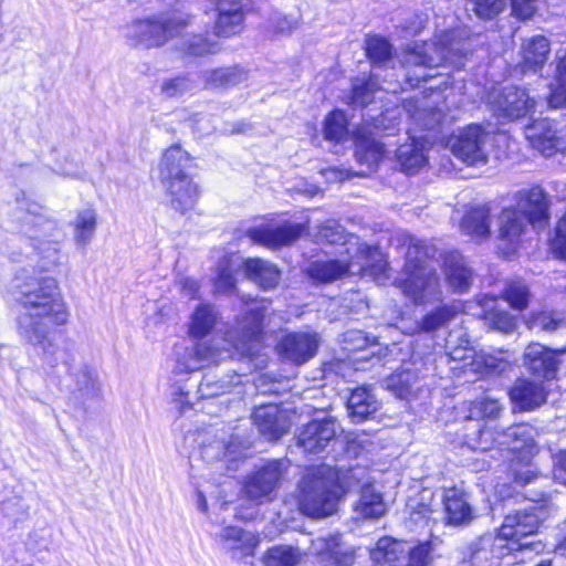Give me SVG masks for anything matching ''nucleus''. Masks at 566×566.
Returning <instances> with one entry per match:
<instances>
[{
    "label": "nucleus",
    "instance_id": "obj_24",
    "mask_svg": "<svg viewBox=\"0 0 566 566\" xmlns=\"http://www.w3.org/2000/svg\"><path fill=\"white\" fill-rule=\"evenodd\" d=\"M336 436V422L333 419L313 420L301 430L297 444L305 452L317 453Z\"/></svg>",
    "mask_w": 566,
    "mask_h": 566
},
{
    "label": "nucleus",
    "instance_id": "obj_55",
    "mask_svg": "<svg viewBox=\"0 0 566 566\" xmlns=\"http://www.w3.org/2000/svg\"><path fill=\"white\" fill-rule=\"evenodd\" d=\"M501 410L502 406L497 399L484 397L471 402L469 417L471 419L496 418L499 417Z\"/></svg>",
    "mask_w": 566,
    "mask_h": 566
},
{
    "label": "nucleus",
    "instance_id": "obj_57",
    "mask_svg": "<svg viewBox=\"0 0 566 566\" xmlns=\"http://www.w3.org/2000/svg\"><path fill=\"white\" fill-rule=\"evenodd\" d=\"M342 546L343 544L338 534L321 536L312 542V548L314 553L322 556L324 560L328 562L332 560L333 555H336Z\"/></svg>",
    "mask_w": 566,
    "mask_h": 566
},
{
    "label": "nucleus",
    "instance_id": "obj_7",
    "mask_svg": "<svg viewBox=\"0 0 566 566\" xmlns=\"http://www.w3.org/2000/svg\"><path fill=\"white\" fill-rule=\"evenodd\" d=\"M268 307L264 301L251 300L235 326L224 334L228 343L239 355L250 359L259 358L262 350V322Z\"/></svg>",
    "mask_w": 566,
    "mask_h": 566
},
{
    "label": "nucleus",
    "instance_id": "obj_51",
    "mask_svg": "<svg viewBox=\"0 0 566 566\" xmlns=\"http://www.w3.org/2000/svg\"><path fill=\"white\" fill-rule=\"evenodd\" d=\"M197 88L196 81L189 74L167 78L161 83L160 92L167 98L182 96Z\"/></svg>",
    "mask_w": 566,
    "mask_h": 566
},
{
    "label": "nucleus",
    "instance_id": "obj_48",
    "mask_svg": "<svg viewBox=\"0 0 566 566\" xmlns=\"http://www.w3.org/2000/svg\"><path fill=\"white\" fill-rule=\"evenodd\" d=\"M219 43L202 34H190L181 43L180 50L191 56L213 54L219 51Z\"/></svg>",
    "mask_w": 566,
    "mask_h": 566
},
{
    "label": "nucleus",
    "instance_id": "obj_40",
    "mask_svg": "<svg viewBox=\"0 0 566 566\" xmlns=\"http://www.w3.org/2000/svg\"><path fill=\"white\" fill-rule=\"evenodd\" d=\"M496 298L490 295H484L479 304L484 312V318L488 324L500 332L510 333L515 328V318L506 311H501L495 307Z\"/></svg>",
    "mask_w": 566,
    "mask_h": 566
},
{
    "label": "nucleus",
    "instance_id": "obj_32",
    "mask_svg": "<svg viewBox=\"0 0 566 566\" xmlns=\"http://www.w3.org/2000/svg\"><path fill=\"white\" fill-rule=\"evenodd\" d=\"M548 40L543 35H535L525 40L521 46V64L523 72L541 69L549 54Z\"/></svg>",
    "mask_w": 566,
    "mask_h": 566
},
{
    "label": "nucleus",
    "instance_id": "obj_18",
    "mask_svg": "<svg viewBox=\"0 0 566 566\" xmlns=\"http://www.w3.org/2000/svg\"><path fill=\"white\" fill-rule=\"evenodd\" d=\"M321 338L316 333H291L282 337L277 345L280 355L297 365L312 359L318 349Z\"/></svg>",
    "mask_w": 566,
    "mask_h": 566
},
{
    "label": "nucleus",
    "instance_id": "obj_22",
    "mask_svg": "<svg viewBox=\"0 0 566 566\" xmlns=\"http://www.w3.org/2000/svg\"><path fill=\"white\" fill-rule=\"evenodd\" d=\"M513 209L533 226H543L548 220L547 197L539 187L520 191L516 196V206Z\"/></svg>",
    "mask_w": 566,
    "mask_h": 566
},
{
    "label": "nucleus",
    "instance_id": "obj_62",
    "mask_svg": "<svg viewBox=\"0 0 566 566\" xmlns=\"http://www.w3.org/2000/svg\"><path fill=\"white\" fill-rule=\"evenodd\" d=\"M539 0H511L512 13L521 20L531 19Z\"/></svg>",
    "mask_w": 566,
    "mask_h": 566
},
{
    "label": "nucleus",
    "instance_id": "obj_42",
    "mask_svg": "<svg viewBox=\"0 0 566 566\" xmlns=\"http://www.w3.org/2000/svg\"><path fill=\"white\" fill-rule=\"evenodd\" d=\"M509 367L510 363L502 356V354H490L480 350L476 352L470 370L481 377H489L501 375Z\"/></svg>",
    "mask_w": 566,
    "mask_h": 566
},
{
    "label": "nucleus",
    "instance_id": "obj_31",
    "mask_svg": "<svg viewBox=\"0 0 566 566\" xmlns=\"http://www.w3.org/2000/svg\"><path fill=\"white\" fill-rule=\"evenodd\" d=\"M511 399L523 410H533L543 403L547 392L542 382L520 379L510 390Z\"/></svg>",
    "mask_w": 566,
    "mask_h": 566
},
{
    "label": "nucleus",
    "instance_id": "obj_50",
    "mask_svg": "<svg viewBox=\"0 0 566 566\" xmlns=\"http://www.w3.org/2000/svg\"><path fill=\"white\" fill-rule=\"evenodd\" d=\"M316 240L318 242H326L332 244H338L340 243V250L348 254L346 252L347 249V240L349 237H355L354 234H346L344 231V228L337 223L336 221H326L318 228V232L315 235Z\"/></svg>",
    "mask_w": 566,
    "mask_h": 566
},
{
    "label": "nucleus",
    "instance_id": "obj_58",
    "mask_svg": "<svg viewBox=\"0 0 566 566\" xmlns=\"http://www.w3.org/2000/svg\"><path fill=\"white\" fill-rule=\"evenodd\" d=\"M560 324L562 321L556 318L553 312L546 311L532 313L526 319V325L530 329L537 328L544 332H554L559 327Z\"/></svg>",
    "mask_w": 566,
    "mask_h": 566
},
{
    "label": "nucleus",
    "instance_id": "obj_4",
    "mask_svg": "<svg viewBox=\"0 0 566 566\" xmlns=\"http://www.w3.org/2000/svg\"><path fill=\"white\" fill-rule=\"evenodd\" d=\"M464 43L455 31H443L428 43L409 45L406 49L403 66L411 85L427 81L433 75L427 72L444 64L460 69L464 65Z\"/></svg>",
    "mask_w": 566,
    "mask_h": 566
},
{
    "label": "nucleus",
    "instance_id": "obj_33",
    "mask_svg": "<svg viewBox=\"0 0 566 566\" xmlns=\"http://www.w3.org/2000/svg\"><path fill=\"white\" fill-rule=\"evenodd\" d=\"M409 142L400 145L396 150V158L400 169L407 174H415L427 163L426 146L422 138L408 137Z\"/></svg>",
    "mask_w": 566,
    "mask_h": 566
},
{
    "label": "nucleus",
    "instance_id": "obj_15",
    "mask_svg": "<svg viewBox=\"0 0 566 566\" xmlns=\"http://www.w3.org/2000/svg\"><path fill=\"white\" fill-rule=\"evenodd\" d=\"M440 103H442V94L432 91L428 96L417 95L408 98L403 108L415 125L422 129H434L444 118Z\"/></svg>",
    "mask_w": 566,
    "mask_h": 566
},
{
    "label": "nucleus",
    "instance_id": "obj_23",
    "mask_svg": "<svg viewBox=\"0 0 566 566\" xmlns=\"http://www.w3.org/2000/svg\"><path fill=\"white\" fill-rule=\"evenodd\" d=\"M442 502L447 525L464 526L473 521L474 511L463 489L457 486L443 489Z\"/></svg>",
    "mask_w": 566,
    "mask_h": 566
},
{
    "label": "nucleus",
    "instance_id": "obj_53",
    "mask_svg": "<svg viewBox=\"0 0 566 566\" xmlns=\"http://www.w3.org/2000/svg\"><path fill=\"white\" fill-rule=\"evenodd\" d=\"M366 53L373 64L386 63L391 57V45L381 36H370L366 41Z\"/></svg>",
    "mask_w": 566,
    "mask_h": 566
},
{
    "label": "nucleus",
    "instance_id": "obj_12",
    "mask_svg": "<svg viewBox=\"0 0 566 566\" xmlns=\"http://www.w3.org/2000/svg\"><path fill=\"white\" fill-rule=\"evenodd\" d=\"M290 463L287 460H272L261 465L244 484V492L251 500L268 499L285 479Z\"/></svg>",
    "mask_w": 566,
    "mask_h": 566
},
{
    "label": "nucleus",
    "instance_id": "obj_38",
    "mask_svg": "<svg viewBox=\"0 0 566 566\" xmlns=\"http://www.w3.org/2000/svg\"><path fill=\"white\" fill-rule=\"evenodd\" d=\"M446 348L450 358L461 364L459 368H462L464 371L471 369L476 350L470 346L465 333L462 331L451 332L447 337Z\"/></svg>",
    "mask_w": 566,
    "mask_h": 566
},
{
    "label": "nucleus",
    "instance_id": "obj_47",
    "mask_svg": "<svg viewBox=\"0 0 566 566\" xmlns=\"http://www.w3.org/2000/svg\"><path fill=\"white\" fill-rule=\"evenodd\" d=\"M459 313L455 305H443L434 308L423 316L419 328L423 332H432L451 322Z\"/></svg>",
    "mask_w": 566,
    "mask_h": 566
},
{
    "label": "nucleus",
    "instance_id": "obj_25",
    "mask_svg": "<svg viewBox=\"0 0 566 566\" xmlns=\"http://www.w3.org/2000/svg\"><path fill=\"white\" fill-rule=\"evenodd\" d=\"M353 254L338 251L335 260L316 261L307 268V274L319 282H332L348 274H356Z\"/></svg>",
    "mask_w": 566,
    "mask_h": 566
},
{
    "label": "nucleus",
    "instance_id": "obj_52",
    "mask_svg": "<svg viewBox=\"0 0 566 566\" xmlns=\"http://www.w3.org/2000/svg\"><path fill=\"white\" fill-rule=\"evenodd\" d=\"M347 135V119L342 111H334L325 118L324 136L328 140L342 142Z\"/></svg>",
    "mask_w": 566,
    "mask_h": 566
},
{
    "label": "nucleus",
    "instance_id": "obj_46",
    "mask_svg": "<svg viewBox=\"0 0 566 566\" xmlns=\"http://www.w3.org/2000/svg\"><path fill=\"white\" fill-rule=\"evenodd\" d=\"M379 90L377 75L357 77L352 83L350 103L355 106H365L373 102L375 93Z\"/></svg>",
    "mask_w": 566,
    "mask_h": 566
},
{
    "label": "nucleus",
    "instance_id": "obj_45",
    "mask_svg": "<svg viewBox=\"0 0 566 566\" xmlns=\"http://www.w3.org/2000/svg\"><path fill=\"white\" fill-rule=\"evenodd\" d=\"M205 85L210 88H230L247 80L245 72L235 69H214L203 74Z\"/></svg>",
    "mask_w": 566,
    "mask_h": 566
},
{
    "label": "nucleus",
    "instance_id": "obj_30",
    "mask_svg": "<svg viewBox=\"0 0 566 566\" xmlns=\"http://www.w3.org/2000/svg\"><path fill=\"white\" fill-rule=\"evenodd\" d=\"M499 444L506 446L513 452L533 455L536 450L535 429L526 423H520L499 433Z\"/></svg>",
    "mask_w": 566,
    "mask_h": 566
},
{
    "label": "nucleus",
    "instance_id": "obj_43",
    "mask_svg": "<svg viewBox=\"0 0 566 566\" xmlns=\"http://www.w3.org/2000/svg\"><path fill=\"white\" fill-rule=\"evenodd\" d=\"M241 263L235 255L222 256L216 269L214 289L219 293H229L234 289V273L239 270Z\"/></svg>",
    "mask_w": 566,
    "mask_h": 566
},
{
    "label": "nucleus",
    "instance_id": "obj_34",
    "mask_svg": "<svg viewBox=\"0 0 566 566\" xmlns=\"http://www.w3.org/2000/svg\"><path fill=\"white\" fill-rule=\"evenodd\" d=\"M347 409L352 421L359 423L378 411L379 401L369 387H358L352 391Z\"/></svg>",
    "mask_w": 566,
    "mask_h": 566
},
{
    "label": "nucleus",
    "instance_id": "obj_61",
    "mask_svg": "<svg viewBox=\"0 0 566 566\" xmlns=\"http://www.w3.org/2000/svg\"><path fill=\"white\" fill-rule=\"evenodd\" d=\"M552 249L556 255L566 260V211L558 220L555 235L552 239Z\"/></svg>",
    "mask_w": 566,
    "mask_h": 566
},
{
    "label": "nucleus",
    "instance_id": "obj_14",
    "mask_svg": "<svg viewBox=\"0 0 566 566\" xmlns=\"http://www.w3.org/2000/svg\"><path fill=\"white\" fill-rule=\"evenodd\" d=\"M346 244V252L353 254L356 263V274L374 276L381 283L388 279V263L378 249L361 243L358 237H349Z\"/></svg>",
    "mask_w": 566,
    "mask_h": 566
},
{
    "label": "nucleus",
    "instance_id": "obj_28",
    "mask_svg": "<svg viewBox=\"0 0 566 566\" xmlns=\"http://www.w3.org/2000/svg\"><path fill=\"white\" fill-rule=\"evenodd\" d=\"M218 18L214 24L216 35L231 36L242 30L243 6L238 0H220L217 6Z\"/></svg>",
    "mask_w": 566,
    "mask_h": 566
},
{
    "label": "nucleus",
    "instance_id": "obj_16",
    "mask_svg": "<svg viewBox=\"0 0 566 566\" xmlns=\"http://www.w3.org/2000/svg\"><path fill=\"white\" fill-rule=\"evenodd\" d=\"M566 348L552 349L541 343H531L523 354V364L527 370L543 379H554L558 373L560 357Z\"/></svg>",
    "mask_w": 566,
    "mask_h": 566
},
{
    "label": "nucleus",
    "instance_id": "obj_49",
    "mask_svg": "<svg viewBox=\"0 0 566 566\" xmlns=\"http://www.w3.org/2000/svg\"><path fill=\"white\" fill-rule=\"evenodd\" d=\"M501 295L502 298L511 305V307L518 311L524 310L528 305L531 297L526 284L517 280L507 281Z\"/></svg>",
    "mask_w": 566,
    "mask_h": 566
},
{
    "label": "nucleus",
    "instance_id": "obj_44",
    "mask_svg": "<svg viewBox=\"0 0 566 566\" xmlns=\"http://www.w3.org/2000/svg\"><path fill=\"white\" fill-rule=\"evenodd\" d=\"M407 547L403 543L390 537L380 538L376 547L370 551V558L376 564H395L405 558Z\"/></svg>",
    "mask_w": 566,
    "mask_h": 566
},
{
    "label": "nucleus",
    "instance_id": "obj_3",
    "mask_svg": "<svg viewBox=\"0 0 566 566\" xmlns=\"http://www.w3.org/2000/svg\"><path fill=\"white\" fill-rule=\"evenodd\" d=\"M392 241L398 247H407L403 277L398 287L416 305H427L441 301L442 289L436 270L426 263L427 248L422 241L409 233L397 232Z\"/></svg>",
    "mask_w": 566,
    "mask_h": 566
},
{
    "label": "nucleus",
    "instance_id": "obj_27",
    "mask_svg": "<svg viewBox=\"0 0 566 566\" xmlns=\"http://www.w3.org/2000/svg\"><path fill=\"white\" fill-rule=\"evenodd\" d=\"M443 273L450 289L455 292H465L472 284L473 271L465 258L458 251L446 254L443 261Z\"/></svg>",
    "mask_w": 566,
    "mask_h": 566
},
{
    "label": "nucleus",
    "instance_id": "obj_29",
    "mask_svg": "<svg viewBox=\"0 0 566 566\" xmlns=\"http://www.w3.org/2000/svg\"><path fill=\"white\" fill-rule=\"evenodd\" d=\"M460 230L476 242L489 239L491 233V209L488 205L471 207L460 222Z\"/></svg>",
    "mask_w": 566,
    "mask_h": 566
},
{
    "label": "nucleus",
    "instance_id": "obj_63",
    "mask_svg": "<svg viewBox=\"0 0 566 566\" xmlns=\"http://www.w3.org/2000/svg\"><path fill=\"white\" fill-rule=\"evenodd\" d=\"M228 388L226 381H211L206 377L198 387V394L201 398H212L223 394Z\"/></svg>",
    "mask_w": 566,
    "mask_h": 566
},
{
    "label": "nucleus",
    "instance_id": "obj_10",
    "mask_svg": "<svg viewBox=\"0 0 566 566\" xmlns=\"http://www.w3.org/2000/svg\"><path fill=\"white\" fill-rule=\"evenodd\" d=\"M17 202L23 208L25 206L28 216L24 218L21 224L22 233L32 241H36L34 244L35 249L46 253V258L55 263L57 259L56 242L49 240L54 235L56 231V222L49 219L40 213V209L36 205H30L25 202V199L17 198Z\"/></svg>",
    "mask_w": 566,
    "mask_h": 566
},
{
    "label": "nucleus",
    "instance_id": "obj_64",
    "mask_svg": "<svg viewBox=\"0 0 566 566\" xmlns=\"http://www.w3.org/2000/svg\"><path fill=\"white\" fill-rule=\"evenodd\" d=\"M553 474L559 483L566 484V450L553 455Z\"/></svg>",
    "mask_w": 566,
    "mask_h": 566
},
{
    "label": "nucleus",
    "instance_id": "obj_5",
    "mask_svg": "<svg viewBox=\"0 0 566 566\" xmlns=\"http://www.w3.org/2000/svg\"><path fill=\"white\" fill-rule=\"evenodd\" d=\"M191 166V156L179 145L167 148L158 165L159 179L169 196V203L180 213L193 209L199 196L198 187L189 175Z\"/></svg>",
    "mask_w": 566,
    "mask_h": 566
},
{
    "label": "nucleus",
    "instance_id": "obj_59",
    "mask_svg": "<svg viewBox=\"0 0 566 566\" xmlns=\"http://www.w3.org/2000/svg\"><path fill=\"white\" fill-rule=\"evenodd\" d=\"M297 27L298 18L296 15L274 12L269 20V29L274 34H291Z\"/></svg>",
    "mask_w": 566,
    "mask_h": 566
},
{
    "label": "nucleus",
    "instance_id": "obj_54",
    "mask_svg": "<svg viewBox=\"0 0 566 566\" xmlns=\"http://www.w3.org/2000/svg\"><path fill=\"white\" fill-rule=\"evenodd\" d=\"M557 85L548 97V105L558 108L566 105V55L557 64Z\"/></svg>",
    "mask_w": 566,
    "mask_h": 566
},
{
    "label": "nucleus",
    "instance_id": "obj_13",
    "mask_svg": "<svg viewBox=\"0 0 566 566\" xmlns=\"http://www.w3.org/2000/svg\"><path fill=\"white\" fill-rule=\"evenodd\" d=\"M492 111L497 117L505 119H518L532 116L538 102L531 96L526 88L507 86L504 87L494 99L490 101Z\"/></svg>",
    "mask_w": 566,
    "mask_h": 566
},
{
    "label": "nucleus",
    "instance_id": "obj_17",
    "mask_svg": "<svg viewBox=\"0 0 566 566\" xmlns=\"http://www.w3.org/2000/svg\"><path fill=\"white\" fill-rule=\"evenodd\" d=\"M531 146L545 157L566 150V138L547 118L534 120L525 127Z\"/></svg>",
    "mask_w": 566,
    "mask_h": 566
},
{
    "label": "nucleus",
    "instance_id": "obj_26",
    "mask_svg": "<svg viewBox=\"0 0 566 566\" xmlns=\"http://www.w3.org/2000/svg\"><path fill=\"white\" fill-rule=\"evenodd\" d=\"M252 420L261 434L269 440H277L289 430L286 416L276 405H264L255 408Z\"/></svg>",
    "mask_w": 566,
    "mask_h": 566
},
{
    "label": "nucleus",
    "instance_id": "obj_1",
    "mask_svg": "<svg viewBox=\"0 0 566 566\" xmlns=\"http://www.w3.org/2000/svg\"><path fill=\"white\" fill-rule=\"evenodd\" d=\"M23 312L18 318L21 337L35 346L43 365L65 367L72 378V395L81 403L101 395L97 376L86 365L77 364L74 344L55 332L66 324L70 313L56 280L32 277L21 287Z\"/></svg>",
    "mask_w": 566,
    "mask_h": 566
},
{
    "label": "nucleus",
    "instance_id": "obj_20",
    "mask_svg": "<svg viewBox=\"0 0 566 566\" xmlns=\"http://www.w3.org/2000/svg\"><path fill=\"white\" fill-rule=\"evenodd\" d=\"M222 355L223 352L214 347L211 342L197 343L178 356L174 371L176 374L192 373L217 364Z\"/></svg>",
    "mask_w": 566,
    "mask_h": 566
},
{
    "label": "nucleus",
    "instance_id": "obj_19",
    "mask_svg": "<svg viewBox=\"0 0 566 566\" xmlns=\"http://www.w3.org/2000/svg\"><path fill=\"white\" fill-rule=\"evenodd\" d=\"M528 221L524 220L513 208H505L497 218L499 249L509 258L515 253L521 237L525 232Z\"/></svg>",
    "mask_w": 566,
    "mask_h": 566
},
{
    "label": "nucleus",
    "instance_id": "obj_9",
    "mask_svg": "<svg viewBox=\"0 0 566 566\" xmlns=\"http://www.w3.org/2000/svg\"><path fill=\"white\" fill-rule=\"evenodd\" d=\"M539 516L534 512H516L505 516L499 530L497 541H506L510 551L532 549L539 552L541 543L527 542V537L535 534L539 527Z\"/></svg>",
    "mask_w": 566,
    "mask_h": 566
},
{
    "label": "nucleus",
    "instance_id": "obj_37",
    "mask_svg": "<svg viewBox=\"0 0 566 566\" xmlns=\"http://www.w3.org/2000/svg\"><path fill=\"white\" fill-rule=\"evenodd\" d=\"M219 319V313L216 307L209 303L199 304L192 312L188 333L193 338H205L216 327Z\"/></svg>",
    "mask_w": 566,
    "mask_h": 566
},
{
    "label": "nucleus",
    "instance_id": "obj_36",
    "mask_svg": "<svg viewBox=\"0 0 566 566\" xmlns=\"http://www.w3.org/2000/svg\"><path fill=\"white\" fill-rule=\"evenodd\" d=\"M243 265L248 279L260 287L269 290L277 285L281 272L273 263L263 259L254 258L248 259Z\"/></svg>",
    "mask_w": 566,
    "mask_h": 566
},
{
    "label": "nucleus",
    "instance_id": "obj_6",
    "mask_svg": "<svg viewBox=\"0 0 566 566\" xmlns=\"http://www.w3.org/2000/svg\"><path fill=\"white\" fill-rule=\"evenodd\" d=\"M189 22L184 13H165L156 19L134 21L127 25L125 36L135 48H159L181 34Z\"/></svg>",
    "mask_w": 566,
    "mask_h": 566
},
{
    "label": "nucleus",
    "instance_id": "obj_2",
    "mask_svg": "<svg viewBox=\"0 0 566 566\" xmlns=\"http://www.w3.org/2000/svg\"><path fill=\"white\" fill-rule=\"evenodd\" d=\"M361 486L355 512L363 518H378L386 512L382 495L371 485L369 470L357 463L349 468L326 464L305 470L297 484V503L301 512L311 517L334 514L337 504L350 490Z\"/></svg>",
    "mask_w": 566,
    "mask_h": 566
},
{
    "label": "nucleus",
    "instance_id": "obj_56",
    "mask_svg": "<svg viewBox=\"0 0 566 566\" xmlns=\"http://www.w3.org/2000/svg\"><path fill=\"white\" fill-rule=\"evenodd\" d=\"M468 10L473 11L481 19H493L500 14L504 8L503 0H468Z\"/></svg>",
    "mask_w": 566,
    "mask_h": 566
},
{
    "label": "nucleus",
    "instance_id": "obj_60",
    "mask_svg": "<svg viewBox=\"0 0 566 566\" xmlns=\"http://www.w3.org/2000/svg\"><path fill=\"white\" fill-rule=\"evenodd\" d=\"M432 544L424 542L415 547L407 548V566H428L432 560Z\"/></svg>",
    "mask_w": 566,
    "mask_h": 566
},
{
    "label": "nucleus",
    "instance_id": "obj_11",
    "mask_svg": "<svg viewBox=\"0 0 566 566\" xmlns=\"http://www.w3.org/2000/svg\"><path fill=\"white\" fill-rule=\"evenodd\" d=\"M489 139V133L481 125L470 124L451 137V151L468 165L485 164Z\"/></svg>",
    "mask_w": 566,
    "mask_h": 566
},
{
    "label": "nucleus",
    "instance_id": "obj_8",
    "mask_svg": "<svg viewBox=\"0 0 566 566\" xmlns=\"http://www.w3.org/2000/svg\"><path fill=\"white\" fill-rule=\"evenodd\" d=\"M399 108L386 109L380 116L373 118V124L365 123L357 129L355 134V156L357 161L366 165L370 171L384 158L388 146L379 142L376 134L392 135L399 124Z\"/></svg>",
    "mask_w": 566,
    "mask_h": 566
},
{
    "label": "nucleus",
    "instance_id": "obj_21",
    "mask_svg": "<svg viewBox=\"0 0 566 566\" xmlns=\"http://www.w3.org/2000/svg\"><path fill=\"white\" fill-rule=\"evenodd\" d=\"M304 230L305 227L301 223L286 222L280 227L262 226L249 229L248 237L254 243L268 248H279L293 243Z\"/></svg>",
    "mask_w": 566,
    "mask_h": 566
},
{
    "label": "nucleus",
    "instance_id": "obj_35",
    "mask_svg": "<svg viewBox=\"0 0 566 566\" xmlns=\"http://www.w3.org/2000/svg\"><path fill=\"white\" fill-rule=\"evenodd\" d=\"M223 547L234 555H252L259 544L256 536L239 527H223L219 534Z\"/></svg>",
    "mask_w": 566,
    "mask_h": 566
},
{
    "label": "nucleus",
    "instance_id": "obj_41",
    "mask_svg": "<svg viewBox=\"0 0 566 566\" xmlns=\"http://www.w3.org/2000/svg\"><path fill=\"white\" fill-rule=\"evenodd\" d=\"M304 558L303 552L291 545H275L262 556L264 566H298Z\"/></svg>",
    "mask_w": 566,
    "mask_h": 566
},
{
    "label": "nucleus",
    "instance_id": "obj_39",
    "mask_svg": "<svg viewBox=\"0 0 566 566\" xmlns=\"http://www.w3.org/2000/svg\"><path fill=\"white\" fill-rule=\"evenodd\" d=\"M96 226L97 214L95 209L85 208L77 211L72 221L75 244L80 248H85L92 241Z\"/></svg>",
    "mask_w": 566,
    "mask_h": 566
}]
</instances>
